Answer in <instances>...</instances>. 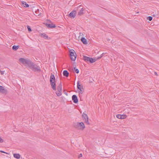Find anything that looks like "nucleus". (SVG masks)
<instances>
[{"instance_id":"f257e3e1","label":"nucleus","mask_w":159,"mask_h":159,"mask_svg":"<svg viewBox=\"0 0 159 159\" xmlns=\"http://www.w3.org/2000/svg\"><path fill=\"white\" fill-rule=\"evenodd\" d=\"M50 82L52 89L54 90H56L55 79L54 75L52 73L50 78Z\"/></svg>"},{"instance_id":"f03ea898","label":"nucleus","mask_w":159,"mask_h":159,"mask_svg":"<svg viewBox=\"0 0 159 159\" xmlns=\"http://www.w3.org/2000/svg\"><path fill=\"white\" fill-rule=\"evenodd\" d=\"M19 61L22 64L25 65V66H28L29 67L30 66L32 63L33 62L30 60L27 59L21 58L19 59Z\"/></svg>"},{"instance_id":"7ed1b4c3","label":"nucleus","mask_w":159,"mask_h":159,"mask_svg":"<svg viewBox=\"0 0 159 159\" xmlns=\"http://www.w3.org/2000/svg\"><path fill=\"white\" fill-rule=\"evenodd\" d=\"M29 68L34 71H41L40 67L35 64L33 62L32 63Z\"/></svg>"},{"instance_id":"20e7f679","label":"nucleus","mask_w":159,"mask_h":159,"mask_svg":"<svg viewBox=\"0 0 159 159\" xmlns=\"http://www.w3.org/2000/svg\"><path fill=\"white\" fill-rule=\"evenodd\" d=\"M74 127L76 129L82 130L84 129L85 127L83 122H77L75 124Z\"/></svg>"},{"instance_id":"39448f33","label":"nucleus","mask_w":159,"mask_h":159,"mask_svg":"<svg viewBox=\"0 0 159 159\" xmlns=\"http://www.w3.org/2000/svg\"><path fill=\"white\" fill-rule=\"evenodd\" d=\"M70 52L71 59L72 61H75L76 58V54L75 51L73 49L70 50Z\"/></svg>"},{"instance_id":"423d86ee","label":"nucleus","mask_w":159,"mask_h":159,"mask_svg":"<svg viewBox=\"0 0 159 159\" xmlns=\"http://www.w3.org/2000/svg\"><path fill=\"white\" fill-rule=\"evenodd\" d=\"M77 88L80 91V93H82L84 91V89L83 86H81L79 84V82L78 81L77 83Z\"/></svg>"},{"instance_id":"0eeeda50","label":"nucleus","mask_w":159,"mask_h":159,"mask_svg":"<svg viewBox=\"0 0 159 159\" xmlns=\"http://www.w3.org/2000/svg\"><path fill=\"white\" fill-rule=\"evenodd\" d=\"M82 117L85 123L88 125H89V122L88 118L87 115L85 113H83L82 115Z\"/></svg>"},{"instance_id":"6e6552de","label":"nucleus","mask_w":159,"mask_h":159,"mask_svg":"<svg viewBox=\"0 0 159 159\" xmlns=\"http://www.w3.org/2000/svg\"><path fill=\"white\" fill-rule=\"evenodd\" d=\"M76 11H72L69 14V17L71 18H74L76 16Z\"/></svg>"},{"instance_id":"1a4fd4ad","label":"nucleus","mask_w":159,"mask_h":159,"mask_svg":"<svg viewBox=\"0 0 159 159\" xmlns=\"http://www.w3.org/2000/svg\"><path fill=\"white\" fill-rule=\"evenodd\" d=\"M0 92L6 94L7 93V90L3 86L0 85Z\"/></svg>"},{"instance_id":"9d476101","label":"nucleus","mask_w":159,"mask_h":159,"mask_svg":"<svg viewBox=\"0 0 159 159\" xmlns=\"http://www.w3.org/2000/svg\"><path fill=\"white\" fill-rule=\"evenodd\" d=\"M126 116H127L125 115L118 114L116 116V117L119 119H124L126 118Z\"/></svg>"},{"instance_id":"9b49d317","label":"nucleus","mask_w":159,"mask_h":159,"mask_svg":"<svg viewBox=\"0 0 159 159\" xmlns=\"http://www.w3.org/2000/svg\"><path fill=\"white\" fill-rule=\"evenodd\" d=\"M72 100L75 103H76L78 102V99L77 96L75 95H74L72 96Z\"/></svg>"},{"instance_id":"f8f14e48","label":"nucleus","mask_w":159,"mask_h":159,"mask_svg":"<svg viewBox=\"0 0 159 159\" xmlns=\"http://www.w3.org/2000/svg\"><path fill=\"white\" fill-rule=\"evenodd\" d=\"M97 60V58H94L93 59V58H92L89 57V58L88 59V61H89L90 63H92L95 62V61H96Z\"/></svg>"},{"instance_id":"ddd939ff","label":"nucleus","mask_w":159,"mask_h":159,"mask_svg":"<svg viewBox=\"0 0 159 159\" xmlns=\"http://www.w3.org/2000/svg\"><path fill=\"white\" fill-rule=\"evenodd\" d=\"M45 25L46 26L49 28H54L56 27V26L54 24H46Z\"/></svg>"},{"instance_id":"4468645a","label":"nucleus","mask_w":159,"mask_h":159,"mask_svg":"<svg viewBox=\"0 0 159 159\" xmlns=\"http://www.w3.org/2000/svg\"><path fill=\"white\" fill-rule=\"evenodd\" d=\"M63 75L66 77H67L69 75V73L68 71L66 70H64L63 72Z\"/></svg>"},{"instance_id":"2eb2a0df","label":"nucleus","mask_w":159,"mask_h":159,"mask_svg":"<svg viewBox=\"0 0 159 159\" xmlns=\"http://www.w3.org/2000/svg\"><path fill=\"white\" fill-rule=\"evenodd\" d=\"M57 90L58 91H62V85L61 83L59 84L58 86L57 87Z\"/></svg>"},{"instance_id":"dca6fc26","label":"nucleus","mask_w":159,"mask_h":159,"mask_svg":"<svg viewBox=\"0 0 159 159\" xmlns=\"http://www.w3.org/2000/svg\"><path fill=\"white\" fill-rule=\"evenodd\" d=\"M42 36L45 39H50V38L48 37V36L45 34L43 33L41 34Z\"/></svg>"},{"instance_id":"f3484780","label":"nucleus","mask_w":159,"mask_h":159,"mask_svg":"<svg viewBox=\"0 0 159 159\" xmlns=\"http://www.w3.org/2000/svg\"><path fill=\"white\" fill-rule=\"evenodd\" d=\"M84 9L83 8L81 9V10H80L78 13V15L79 16H81L83 15L84 14Z\"/></svg>"},{"instance_id":"a211bd4d","label":"nucleus","mask_w":159,"mask_h":159,"mask_svg":"<svg viewBox=\"0 0 159 159\" xmlns=\"http://www.w3.org/2000/svg\"><path fill=\"white\" fill-rule=\"evenodd\" d=\"M81 41L84 44H87L86 39H85L84 37L82 38L81 39Z\"/></svg>"},{"instance_id":"6ab92c4d","label":"nucleus","mask_w":159,"mask_h":159,"mask_svg":"<svg viewBox=\"0 0 159 159\" xmlns=\"http://www.w3.org/2000/svg\"><path fill=\"white\" fill-rule=\"evenodd\" d=\"M13 156L15 158L17 159H19L20 157V155L19 154H14Z\"/></svg>"},{"instance_id":"aec40b11","label":"nucleus","mask_w":159,"mask_h":159,"mask_svg":"<svg viewBox=\"0 0 159 159\" xmlns=\"http://www.w3.org/2000/svg\"><path fill=\"white\" fill-rule=\"evenodd\" d=\"M22 4L24 7H28L29 6V5L27 4L25 2H22Z\"/></svg>"},{"instance_id":"412c9836","label":"nucleus","mask_w":159,"mask_h":159,"mask_svg":"<svg viewBox=\"0 0 159 159\" xmlns=\"http://www.w3.org/2000/svg\"><path fill=\"white\" fill-rule=\"evenodd\" d=\"M19 47V46L13 45L12 46V49L14 51H16Z\"/></svg>"},{"instance_id":"4be33fe9","label":"nucleus","mask_w":159,"mask_h":159,"mask_svg":"<svg viewBox=\"0 0 159 159\" xmlns=\"http://www.w3.org/2000/svg\"><path fill=\"white\" fill-rule=\"evenodd\" d=\"M56 93L58 96H60L61 95L62 91H57L56 92Z\"/></svg>"},{"instance_id":"5701e85b","label":"nucleus","mask_w":159,"mask_h":159,"mask_svg":"<svg viewBox=\"0 0 159 159\" xmlns=\"http://www.w3.org/2000/svg\"><path fill=\"white\" fill-rule=\"evenodd\" d=\"M89 57H87V56H83V59L84 60L86 61H88V59L89 58Z\"/></svg>"},{"instance_id":"b1692460","label":"nucleus","mask_w":159,"mask_h":159,"mask_svg":"<svg viewBox=\"0 0 159 159\" xmlns=\"http://www.w3.org/2000/svg\"><path fill=\"white\" fill-rule=\"evenodd\" d=\"M74 69L75 72L76 73L78 74L79 73V70L78 69H76L75 67H74Z\"/></svg>"},{"instance_id":"393cba45","label":"nucleus","mask_w":159,"mask_h":159,"mask_svg":"<svg viewBox=\"0 0 159 159\" xmlns=\"http://www.w3.org/2000/svg\"><path fill=\"white\" fill-rule=\"evenodd\" d=\"M152 16H149L147 17V19L149 21H151L152 20Z\"/></svg>"},{"instance_id":"a878e982","label":"nucleus","mask_w":159,"mask_h":159,"mask_svg":"<svg viewBox=\"0 0 159 159\" xmlns=\"http://www.w3.org/2000/svg\"><path fill=\"white\" fill-rule=\"evenodd\" d=\"M27 29L28 31L30 32L31 31V29L30 28V27L29 26H27Z\"/></svg>"},{"instance_id":"bb28decb","label":"nucleus","mask_w":159,"mask_h":159,"mask_svg":"<svg viewBox=\"0 0 159 159\" xmlns=\"http://www.w3.org/2000/svg\"><path fill=\"white\" fill-rule=\"evenodd\" d=\"M103 53H102V54H101V56L100 57H97V59L98 60L100 59L103 56Z\"/></svg>"},{"instance_id":"cd10ccee","label":"nucleus","mask_w":159,"mask_h":159,"mask_svg":"<svg viewBox=\"0 0 159 159\" xmlns=\"http://www.w3.org/2000/svg\"><path fill=\"white\" fill-rule=\"evenodd\" d=\"M3 142V139H2V138H1V137L0 136V143H2V142Z\"/></svg>"},{"instance_id":"c85d7f7f","label":"nucleus","mask_w":159,"mask_h":159,"mask_svg":"<svg viewBox=\"0 0 159 159\" xmlns=\"http://www.w3.org/2000/svg\"><path fill=\"white\" fill-rule=\"evenodd\" d=\"M39 10L38 9L36 11H35V13L37 14H39Z\"/></svg>"},{"instance_id":"c756f323","label":"nucleus","mask_w":159,"mask_h":159,"mask_svg":"<svg viewBox=\"0 0 159 159\" xmlns=\"http://www.w3.org/2000/svg\"><path fill=\"white\" fill-rule=\"evenodd\" d=\"M82 156V154L81 153H80L79 156H78V158H79L80 157H81Z\"/></svg>"},{"instance_id":"7c9ffc66","label":"nucleus","mask_w":159,"mask_h":159,"mask_svg":"<svg viewBox=\"0 0 159 159\" xmlns=\"http://www.w3.org/2000/svg\"><path fill=\"white\" fill-rule=\"evenodd\" d=\"M0 73L2 75H3L4 74V71L0 70Z\"/></svg>"},{"instance_id":"2f4dec72","label":"nucleus","mask_w":159,"mask_h":159,"mask_svg":"<svg viewBox=\"0 0 159 159\" xmlns=\"http://www.w3.org/2000/svg\"><path fill=\"white\" fill-rule=\"evenodd\" d=\"M0 152H2V153H6V154H8L7 153L5 152H4V151H3L2 150L0 151Z\"/></svg>"},{"instance_id":"473e14b6","label":"nucleus","mask_w":159,"mask_h":159,"mask_svg":"<svg viewBox=\"0 0 159 159\" xmlns=\"http://www.w3.org/2000/svg\"><path fill=\"white\" fill-rule=\"evenodd\" d=\"M154 75H157V73L156 72H154Z\"/></svg>"}]
</instances>
